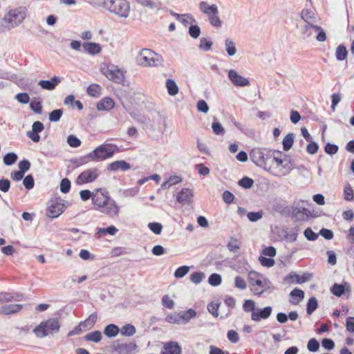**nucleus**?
<instances>
[{
    "label": "nucleus",
    "instance_id": "nucleus-20",
    "mask_svg": "<svg viewBox=\"0 0 354 354\" xmlns=\"http://www.w3.org/2000/svg\"><path fill=\"white\" fill-rule=\"evenodd\" d=\"M161 354H181V348L177 342H169L164 344Z\"/></svg>",
    "mask_w": 354,
    "mask_h": 354
},
{
    "label": "nucleus",
    "instance_id": "nucleus-25",
    "mask_svg": "<svg viewBox=\"0 0 354 354\" xmlns=\"http://www.w3.org/2000/svg\"><path fill=\"white\" fill-rule=\"evenodd\" d=\"M199 8L201 11L205 14L206 15L209 17L211 15L218 13V8L216 5L213 4L212 6H209L207 2L205 1H201L199 3Z\"/></svg>",
    "mask_w": 354,
    "mask_h": 354
},
{
    "label": "nucleus",
    "instance_id": "nucleus-9",
    "mask_svg": "<svg viewBox=\"0 0 354 354\" xmlns=\"http://www.w3.org/2000/svg\"><path fill=\"white\" fill-rule=\"evenodd\" d=\"M101 72L107 79L115 83L122 84L124 81V72L115 65H104L101 68Z\"/></svg>",
    "mask_w": 354,
    "mask_h": 354
},
{
    "label": "nucleus",
    "instance_id": "nucleus-12",
    "mask_svg": "<svg viewBox=\"0 0 354 354\" xmlns=\"http://www.w3.org/2000/svg\"><path fill=\"white\" fill-rule=\"evenodd\" d=\"M100 171L97 168L88 169L81 172L77 177L75 183L82 185L94 182L100 176Z\"/></svg>",
    "mask_w": 354,
    "mask_h": 354
},
{
    "label": "nucleus",
    "instance_id": "nucleus-4",
    "mask_svg": "<svg viewBox=\"0 0 354 354\" xmlns=\"http://www.w3.org/2000/svg\"><path fill=\"white\" fill-rule=\"evenodd\" d=\"M250 289L254 295L260 296L270 289L271 282L263 275L250 271L248 275Z\"/></svg>",
    "mask_w": 354,
    "mask_h": 354
},
{
    "label": "nucleus",
    "instance_id": "nucleus-28",
    "mask_svg": "<svg viewBox=\"0 0 354 354\" xmlns=\"http://www.w3.org/2000/svg\"><path fill=\"white\" fill-rule=\"evenodd\" d=\"M228 77L234 85L243 86V77L239 75L236 71L231 69L228 72Z\"/></svg>",
    "mask_w": 354,
    "mask_h": 354
},
{
    "label": "nucleus",
    "instance_id": "nucleus-22",
    "mask_svg": "<svg viewBox=\"0 0 354 354\" xmlns=\"http://www.w3.org/2000/svg\"><path fill=\"white\" fill-rule=\"evenodd\" d=\"M193 197L192 191L189 189H183L177 196V201L180 203H189Z\"/></svg>",
    "mask_w": 354,
    "mask_h": 354
},
{
    "label": "nucleus",
    "instance_id": "nucleus-56",
    "mask_svg": "<svg viewBox=\"0 0 354 354\" xmlns=\"http://www.w3.org/2000/svg\"><path fill=\"white\" fill-rule=\"evenodd\" d=\"M212 42L206 38H201L200 40L199 48L203 50L207 51L211 49Z\"/></svg>",
    "mask_w": 354,
    "mask_h": 354
},
{
    "label": "nucleus",
    "instance_id": "nucleus-16",
    "mask_svg": "<svg viewBox=\"0 0 354 354\" xmlns=\"http://www.w3.org/2000/svg\"><path fill=\"white\" fill-rule=\"evenodd\" d=\"M311 279V274L309 273H305L302 275H299L294 272H290L286 278L290 283H298L301 284L305 282L310 281Z\"/></svg>",
    "mask_w": 354,
    "mask_h": 354
},
{
    "label": "nucleus",
    "instance_id": "nucleus-37",
    "mask_svg": "<svg viewBox=\"0 0 354 354\" xmlns=\"http://www.w3.org/2000/svg\"><path fill=\"white\" fill-rule=\"evenodd\" d=\"M119 333V328L114 324H109L104 329V334L109 337H115Z\"/></svg>",
    "mask_w": 354,
    "mask_h": 354
},
{
    "label": "nucleus",
    "instance_id": "nucleus-15",
    "mask_svg": "<svg viewBox=\"0 0 354 354\" xmlns=\"http://www.w3.org/2000/svg\"><path fill=\"white\" fill-rule=\"evenodd\" d=\"M44 129L42 122L39 121L35 122L32 125V131L27 133V136L33 142H38L40 140L39 133H41Z\"/></svg>",
    "mask_w": 354,
    "mask_h": 354
},
{
    "label": "nucleus",
    "instance_id": "nucleus-17",
    "mask_svg": "<svg viewBox=\"0 0 354 354\" xmlns=\"http://www.w3.org/2000/svg\"><path fill=\"white\" fill-rule=\"evenodd\" d=\"M330 292L336 297H340L346 292H351V286L348 282L342 284L334 283L330 288Z\"/></svg>",
    "mask_w": 354,
    "mask_h": 354
},
{
    "label": "nucleus",
    "instance_id": "nucleus-1",
    "mask_svg": "<svg viewBox=\"0 0 354 354\" xmlns=\"http://www.w3.org/2000/svg\"><path fill=\"white\" fill-rule=\"evenodd\" d=\"M92 203L95 209L110 217L118 216L119 214V206L115 201L111 199L109 192L105 188H99L93 190Z\"/></svg>",
    "mask_w": 354,
    "mask_h": 354
},
{
    "label": "nucleus",
    "instance_id": "nucleus-40",
    "mask_svg": "<svg viewBox=\"0 0 354 354\" xmlns=\"http://www.w3.org/2000/svg\"><path fill=\"white\" fill-rule=\"evenodd\" d=\"M315 31L318 32V34L316 37V39L318 41H325L326 39V35L324 30L319 26H313L312 28Z\"/></svg>",
    "mask_w": 354,
    "mask_h": 354
},
{
    "label": "nucleus",
    "instance_id": "nucleus-6",
    "mask_svg": "<svg viewBox=\"0 0 354 354\" xmlns=\"http://www.w3.org/2000/svg\"><path fill=\"white\" fill-rule=\"evenodd\" d=\"M245 312L251 313V319L259 322L267 319L272 314V308L266 306L263 308H256L255 302L252 299L245 300Z\"/></svg>",
    "mask_w": 354,
    "mask_h": 354
},
{
    "label": "nucleus",
    "instance_id": "nucleus-38",
    "mask_svg": "<svg viewBox=\"0 0 354 354\" xmlns=\"http://www.w3.org/2000/svg\"><path fill=\"white\" fill-rule=\"evenodd\" d=\"M136 328L133 325L128 324L122 327L120 333L122 335L132 336L136 333Z\"/></svg>",
    "mask_w": 354,
    "mask_h": 354
},
{
    "label": "nucleus",
    "instance_id": "nucleus-46",
    "mask_svg": "<svg viewBox=\"0 0 354 354\" xmlns=\"http://www.w3.org/2000/svg\"><path fill=\"white\" fill-rule=\"evenodd\" d=\"M62 114L63 111L62 109L54 110L49 113V120L50 122H57L61 118Z\"/></svg>",
    "mask_w": 354,
    "mask_h": 354
},
{
    "label": "nucleus",
    "instance_id": "nucleus-60",
    "mask_svg": "<svg viewBox=\"0 0 354 354\" xmlns=\"http://www.w3.org/2000/svg\"><path fill=\"white\" fill-rule=\"evenodd\" d=\"M189 34L192 38L196 39L201 34V29L196 25H192L189 28Z\"/></svg>",
    "mask_w": 354,
    "mask_h": 354
},
{
    "label": "nucleus",
    "instance_id": "nucleus-19",
    "mask_svg": "<svg viewBox=\"0 0 354 354\" xmlns=\"http://www.w3.org/2000/svg\"><path fill=\"white\" fill-rule=\"evenodd\" d=\"M301 17L306 22V25H310L313 28V26H316L314 23L316 21V14L315 12L310 9H303L301 12Z\"/></svg>",
    "mask_w": 354,
    "mask_h": 354
},
{
    "label": "nucleus",
    "instance_id": "nucleus-41",
    "mask_svg": "<svg viewBox=\"0 0 354 354\" xmlns=\"http://www.w3.org/2000/svg\"><path fill=\"white\" fill-rule=\"evenodd\" d=\"M118 231V230L115 226L111 225L106 228H99L97 234L100 235H105L106 234L115 235Z\"/></svg>",
    "mask_w": 354,
    "mask_h": 354
},
{
    "label": "nucleus",
    "instance_id": "nucleus-49",
    "mask_svg": "<svg viewBox=\"0 0 354 354\" xmlns=\"http://www.w3.org/2000/svg\"><path fill=\"white\" fill-rule=\"evenodd\" d=\"M259 261L261 266L266 267V268H270L274 265V260L272 259L271 257L267 258L265 257H260L259 258Z\"/></svg>",
    "mask_w": 354,
    "mask_h": 354
},
{
    "label": "nucleus",
    "instance_id": "nucleus-62",
    "mask_svg": "<svg viewBox=\"0 0 354 354\" xmlns=\"http://www.w3.org/2000/svg\"><path fill=\"white\" fill-rule=\"evenodd\" d=\"M23 184L28 189L33 188L35 185L33 177L31 175L26 176L23 180Z\"/></svg>",
    "mask_w": 354,
    "mask_h": 354
},
{
    "label": "nucleus",
    "instance_id": "nucleus-43",
    "mask_svg": "<svg viewBox=\"0 0 354 354\" xmlns=\"http://www.w3.org/2000/svg\"><path fill=\"white\" fill-rule=\"evenodd\" d=\"M208 281L210 285H212L213 286H216L221 283L222 279H221V275H219L218 274H216V273H214L209 276Z\"/></svg>",
    "mask_w": 354,
    "mask_h": 354
},
{
    "label": "nucleus",
    "instance_id": "nucleus-63",
    "mask_svg": "<svg viewBox=\"0 0 354 354\" xmlns=\"http://www.w3.org/2000/svg\"><path fill=\"white\" fill-rule=\"evenodd\" d=\"M209 23L214 27H220L221 26V21L218 17V12L211 15L209 17Z\"/></svg>",
    "mask_w": 354,
    "mask_h": 354
},
{
    "label": "nucleus",
    "instance_id": "nucleus-24",
    "mask_svg": "<svg viewBox=\"0 0 354 354\" xmlns=\"http://www.w3.org/2000/svg\"><path fill=\"white\" fill-rule=\"evenodd\" d=\"M22 309L21 304H6L0 307V313L11 315L19 312Z\"/></svg>",
    "mask_w": 354,
    "mask_h": 354
},
{
    "label": "nucleus",
    "instance_id": "nucleus-44",
    "mask_svg": "<svg viewBox=\"0 0 354 354\" xmlns=\"http://www.w3.org/2000/svg\"><path fill=\"white\" fill-rule=\"evenodd\" d=\"M17 160V156L14 153H8L3 157V162L6 165L14 164Z\"/></svg>",
    "mask_w": 354,
    "mask_h": 354
},
{
    "label": "nucleus",
    "instance_id": "nucleus-18",
    "mask_svg": "<svg viewBox=\"0 0 354 354\" xmlns=\"http://www.w3.org/2000/svg\"><path fill=\"white\" fill-rule=\"evenodd\" d=\"M115 106V102L109 97H103L97 104V109L98 111H109L113 109Z\"/></svg>",
    "mask_w": 354,
    "mask_h": 354
},
{
    "label": "nucleus",
    "instance_id": "nucleus-31",
    "mask_svg": "<svg viewBox=\"0 0 354 354\" xmlns=\"http://www.w3.org/2000/svg\"><path fill=\"white\" fill-rule=\"evenodd\" d=\"M101 86L97 84H92L86 89L88 95L93 97H98L101 95Z\"/></svg>",
    "mask_w": 354,
    "mask_h": 354
},
{
    "label": "nucleus",
    "instance_id": "nucleus-39",
    "mask_svg": "<svg viewBox=\"0 0 354 354\" xmlns=\"http://www.w3.org/2000/svg\"><path fill=\"white\" fill-rule=\"evenodd\" d=\"M248 101L254 102L260 97V91L258 86H254L250 92L247 93Z\"/></svg>",
    "mask_w": 354,
    "mask_h": 354
},
{
    "label": "nucleus",
    "instance_id": "nucleus-53",
    "mask_svg": "<svg viewBox=\"0 0 354 354\" xmlns=\"http://www.w3.org/2000/svg\"><path fill=\"white\" fill-rule=\"evenodd\" d=\"M67 142L71 147H78L81 145V141L76 136L71 135L67 138Z\"/></svg>",
    "mask_w": 354,
    "mask_h": 354
},
{
    "label": "nucleus",
    "instance_id": "nucleus-61",
    "mask_svg": "<svg viewBox=\"0 0 354 354\" xmlns=\"http://www.w3.org/2000/svg\"><path fill=\"white\" fill-rule=\"evenodd\" d=\"M71 188V182L68 178H64L60 183V190L62 192L68 193Z\"/></svg>",
    "mask_w": 354,
    "mask_h": 354
},
{
    "label": "nucleus",
    "instance_id": "nucleus-21",
    "mask_svg": "<svg viewBox=\"0 0 354 354\" xmlns=\"http://www.w3.org/2000/svg\"><path fill=\"white\" fill-rule=\"evenodd\" d=\"M61 82L59 77H53L51 80H40L38 84L43 88L48 91L54 90Z\"/></svg>",
    "mask_w": 354,
    "mask_h": 354
},
{
    "label": "nucleus",
    "instance_id": "nucleus-47",
    "mask_svg": "<svg viewBox=\"0 0 354 354\" xmlns=\"http://www.w3.org/2000/svg\"><path fill=\"white\" fill-rule=\"evenodd\" d=\"M307 348L310 352H316L319 348V343L315 338H312L308 341Z\"/></svg>",
    "mask_w": 354,
    "mask_h": 354
},
{
    "label": "nucleus",
    "instance_id": "nucleus-7",
    "mask_svg": "<svg viewBox=\"0 0 354 354\" xmlns=\"http://www.w3.org/2000/svg\"><path fill=\"white\" fill-rule=\"evenodd\" d=\"M60 328L59 322L57 319L52 318L46 321L41 322L36 326L33 332L35 335L39 338L52 335L59 331Z\"/></svg>",
    "mask_w": 354,
    "mask_h": 354
},
{
    "label": "nucleus",
    "instance_id": "nucleus-54",
    "mask_svg": "<svg viewBox=\"0 0 354 354\" xmlns=\"http://www.w3.org/2000/svg\"><path fill=\"white\" fill-rule=\"evenodd\" d=\"M338 146L335 144L327 143L324 147V151L329 155H334L338 151Z\"/></svg>",
    "mask_w": 354,
    "mask_h": 354
},
{
    "label": "nucleus",
    "instance_id": "nucleus-3",
    "mask_svg": "<svg viewBox=\"0 0 354 354\" xmlns=\"http://www.w3.org/2000/svg\"><path fill=\"white\" fill-rule=\"evenodd\" d=\"M274 156L275 152L268 149L255 148L250 153L252 162L268 172L274 160Z\"/></svg>",
    "mask_w": 354,
    "mask_h": 354
},
{
    "label": "nucleus",
    "instance_id": "nucleus-32",
    "mask_svg": "<svg viewBox=\"0 0 354 354\" xmlns=\"http://www.w3.org/2000/svg\"><path fill=\"white\" fill-rule=\"evenodd\" d=\"M318 308V301L315 297H311L306 305V313L308 315H312Z\"/></svg>",
    "mask_w": 354,
    "mask_h": 354
},
{
    "label": "nucleus",
    "instance_id": "nucleus-48",
    "mask_svg": "<svg viewBox=\"0 0 354 354\" xmlns=\"http://www.w3.org/2000/svg\"><path fill=\"white\" fill-rule=\"evenodd\" d=\"M162 305L168 309H173L174 302L168 295H165L162 298Z\"/></svg>",
    "mask_w": 354,
    "mask_h": 354
},
{
    "label": "nucleus",
    "instance_id": "nucleus-29",
    "mask_svg": "<svg viewBox=\"0 0 354 354\" xmlns=\"http://www.w3.org/2000/svg\"><path fill=\"white\" fill-rule=\"evenodd\" d=\"M174 15L176 17V19L181 22L183 25L187 26V25H192L193 24L196 23V20L193 17L192 15L189 14H176L174 13Z\"/></svg>",
    "mask_w": 354,
    "mask_h": 354
},
{
    "label": "nucleus",
    "instance_id": "nucleus-42",
    "mask_svg": "<svg viewBox=\"0 0 354 354\" xmlns=\"http://www.w3.org/2000/svg\"><path fill=\"white\" fill-rule=\"evenodd\" d=\"M181 180L182 179L180 177L178 176H171L168 178V180L166 182H165L162 184V187L166 188L167 185V187H170L171 185L179 183L180 182H181Z\"/></svg>",
    "mask_w": 354,
    "mask_h": 354
},
{
    "label": "nucleus",
    "instance_id": "nucleus-57",
    "mask_svg": "<svg viewBox=\"0 0 354 354\" xmlns=\"http://www.w3.org/2000/svg\"><path fill=\"white\" fill-rule=\"evenodd\" d=\"M304 234L308 241H313L318 238V234L314 232L310 227H308L304 230Z\"/></svg>",
    "mask_w": 354,
    "mask_h": 354
},
{
    "label": "nucleus",
    "instance_id": "nucleus-55",
    "mask_svg": "<svg viewBox=\"0 0 354 354\" xmlns=\"http://www.w3.org/2000/svg\"><path fill=\"white\" fill-rule=\"evenodd\" d=\"M226 50L230 56H232L236 53L235 44L233 41L226 39L225 40Z\"/></svg>",
    "mask_w": 354,
    "mask_h": 354
},
{
    "label": "nucleus",
    "instance_id": "nucleus-59",
    "mask_svg": "<svg viewBox=\"0 0 354 354\" xmlns=\"http://www.w3.org/2000/svg\"><path fill=\"white\" fill-rule=\"evenodd\" d=\"M247 216L250 221L255 222L262 218L263 213L261 211L256 212H251L248 213Z\"/></svg>",
    "mask_w": 354,
    "mask_h": 354
},
{
    "label": "nucleus",
    "instance_id": "nucleus-51",
    "mask_svg": "<svg viewBox=\"0 0 354 354\" xmlns=\"http://www.w3.org/2000/svg\"><path fill=\"white\" fill-rule=\"evenodd\" d=\"M196 315V313L193 309H189L187 311H185L180 315V318L183 319L185 322H189L192 318L195 317Z\"/></svg>",
    "mask_w": 354,
    "mask_h": 354
},
{
    "label": "nucleus",
    "instance_id": "nucleus-26",
    "mask_svg": "<svg viewBox=\"0 0 354 354\" xmlns=\"http://www.w3.org/2000/svg\"><path fill=\"white\" fill-rule=\"evenodd\" d=\"M290 297H291L290 302L292 304L298 305L304 298V292L302 290L296 288L290 292Z\"/></svg>",
    "mask_w": 354,
    "mask_h": 354
},
{
    "label": "nucleus",
    "instance_id": "nucleus-8",
    "mask_svg": "<svg viewBox=\"0 0 354 354\" xmlns=\"http://www.w3.org/2000/svg\"><path fill=\"white\" fill-rule=\"evenodd\" d=\"M137 62L142 66H156L160 63V57L150 49L140 50L138 55Z\"/></svg>",
    "mask_w": 354,
    "mask_h": 354
},
{
    "label": "nucleus",
    "instance_id": "nucleus-58",
    "mask_svg": "<svg viewBox=\"0 0 354 354\" xmlns=\"http://www.w3.org/2000/svg\"><path fill=\"white\" fill-rule=\"evenodd\" d=\"M149 228L156 234H160L162 232V225L159 223H150L148 225Z\"/></svg>",
    "mask_w": 354,
    "mask_h": 354
},
{
    "label": "nucleus",
    "instance_id": "nucleus-14",
    "mask_svg": "<svg viewBox=\"0 0 354 354\" xmlns=\"http://www.w3.org/2000/svg\"><path fill=\"white\" fill-rule=\"evenodd\" d=\"M25 16V9L20 8L11 10L7 15V19L12 25H17L24 19Z\"/></svg>",
    "mask_w": 354,
    "mask_h": 354
},
{
    "label": "nucleus",
    "instance_id": "nucleus-11",
    "mask_svg": "<svg viewBox=\"0 0 354 354\" xmlns=\"http://www.w3.org/2000/svg\"><path fill=\"white\" fill-rule=\"evenodd\" d=\"M107 6L111 12L122 17H127L129 15L130 6L127 0H110Z\"/></svg>",
    "mask_w": 354,
    "mask_h": 354
},
{
    "label": "nucleus",
    "instance_id": "nucleus-35",
    "mask_svg": "<svg viewBox=\"0 0 354 354\" xmlns=\"http://www.w3.org/2000/svg\"><path fill=\"white\" fill-rule=\"evenodd\" d=\"M84 339L86 341L97 343L102 339V333L99 330H95L86 335Z\"/></svg>",
    "mask_w": 354,
    "mask_h": 354
},
{
    "label": "nucleus",
    "instance_id": "nucleus-10",
    "mask_svg": "<svg viewBox=\"0 0 354 354\" xmlns=\"http://www.w3.org/2000/svg\"><path fill=\"white\" fill-rule=\"evenodd\" d=\"M302 203L303 201H295L287 211L297 221H306L310 215V212Z\"/></svg>",
    "mask_w": 354,
    "mask_h": 354
},
{
    "label": "nucleus",
    "instance_id": "nucleus-5",
    "mask_svg": "<svg viewBox=\"0 0 354 354\" xmlns=\"http://www.w3.org/2000/svg\"><path fill=\"white\" fill-rule=\"evenodd\" d=\"M295 168V165L290 157L283 158L274 156L269 173L273 176L281 177L288 174Z\"/></svg>",
    "mask_w": 354,
    "mask_h": 354
},
{
    "label": "nucleus",
    "instance_id": "nucleus-27",
    "mask_svg": "<svg viewBox=\"0 0 354 354\" xmlns=\"http://www.w3.org/2000/svg\"><path fill=\"white\" fill-rule=\"evenodd\" d=\"M82 46L84 51L91 55L99 54L102 50L100 45L97 43L85 42Z\"/></svg>",
    "mask_w": 354,
    "mask_h": 354
},
{
    "label": "nucleus",
    "instance_id": "nucleus-36",
    "mask_svg": "<svg viewBox=\"0 0 354 354\" xmlns=\"http://www.w3.org/2000/svg\"><path fill=\"white\" fill-rule=\"evenodd\" d=\"M344 199L347 201H351L354 198V192L349 183H346L344 187Z\"/></svg>",
    "mask_w": 354,
    "mask_h": 354
},
{
    "label": "nucleus",
    "instance_id": "nucleus-52",
    "mask_svg": "<svg viewBox=\"0 0 354 354\" xmlns=\"http://www.w3.org/2000/svg\"><path fill=\"white\" fill-rule=\"evenodd\" d=\"M189 268L188 266H180L176 270V271L174 272V276L176 278H181L187 274V272H189Z\"/></svg>",
    "mask_w": 354,
    "mask_h": 354
},
{
    "label": "nucleus",
    "instance_id": "nucleus-13",
    "mask_svg": "<svg viewBox=\"0 0 354 354\" xmlns=\"http://www.w3.org/2000/svg\"><path fill=\"white\" fill-rule=\"evenodd\" d=\"M65 209V205L59 198L52 199L46 209V215L51 218H57Z\"/></svg>",
    "mask_w": 354,
    "mask_h": 354
},
{
    "label": "nucleus",
    "instance_id": "nucleus-34",
    "mask_svg": "<svg viewBox=\"0 0 354 354\" xmlns=\"http://www.w3.org/2000/svg\"><path fill=\"white\" fill-rule=\"evenodd\" d=\"M166 87L168 91V93L170 95H175L178 93V87L176 83L171 79H169L166 82Z\"/></svg>",
    "mask_w": 354,
    "mask_h": 354
},
{
    "label": "nucleus",
    "instance_id": "nucleus-23",
    "mask_svg": "<svg viewBox=\"0 0 354 354\" xmlns=\"http://www.w3.org/2000/svg\"><path fill=\"white\" fill-rule=\"evenodd\" d=\"M130 168L131 165L124 160L114 161L110 163L107 167L109 171H117L119 169L122 171H127Z\"/></svg>",
    "mask_w": 354,
    "mask_h": 354
},
{
    "label": "nucleus",
    "instance_id": "nucleus-33",
    "mask_svg": "<svg viewBox=\"0 0 354 354\" xmlns=\"http://www.w3.org/2000/svg\"><path fill=\"white\" fill-rule=\"evenodd\" d=\"M294 143V134L292 133H289L287 134L282 142L283 149L285 151H288L292 147Z\"/></svg>",
    "mask_w": 354,
    "mask_h": 354
},
{
    "label": "nucleus",
    "instance_id": "nucleus-50",
    "mask_svg": "<svg viewBox=\"0 0 354 354\" xmlns=\"http://www.w3.org/2000/svg\"><path fill=\"white\" fill-rule=\"evenodd\" d=\"M205 275L201 272H195L191 274L190 280L194 283H199L204 279Z\"/></svg>",
    "mask_w": 354,
    "mask_h": 354
},
{
    "label": "nucleus",
    "instance_id": "nucleus-2",
    "mask_svg": "<svg viewBox=\"0 0 354 354\" xmlns=\"http://www.w3.org/2000/svg\"><path fill=\"white\" fill-rule=\"evenodd\" d=\"M120 151L119 147L114 144H102L96 147L93 151L81 158L82 164L90 162H98L112 157Z\"/></svg>",
    "mask_w": 354,
    "mask_h": 354
},
{
    "label": "nucleus",
    "instance_id": "nucleus-30",
    "mask_svg": "<svg viewBox=\"0 0 354 354\" xmlns=\"http://www.w3.org/2000/svg\"><path fill=\"white\" fill-rule=\"evenodd\" d=\"M348 51L344 44H339L335 50V57L337 61H344L346 59Z\"/></svg>",
    "mask_w": 354,
    "mask_h": 354
},
{
    "label": "nucleus",
    "instance_id": "nucleus-64",
    "mask_svg": "<svg viewBox=\"0 0 354 354\" xmlns=\"http://www.w3.org/2000/svg\"><path fill=\"white\" fill-rule=\"evenodd\" d=\"M319 149V145L317 142L311 140L310 143L306 147V151L310 154H315L317 152Z\"/></svg>",
    "mask_w": 354,
    "mask_h": 354
},
{
    "label": "nucleus",
    "instance_id": "nucleus-45",
    "mask_svg": "<svg viewBox=\"0 0 354 354\" xmlns=\"http://www.w3.org/2000/svg\"><path fill=\"white\" fill-rule=\"evenodd\" d=\"M218 307L219 304L212 301L207 305V310L214 317H217L218 316Z\"/></svg>",
    "mask_w": 354,
    "mask_h": 354
}]
</instances>
